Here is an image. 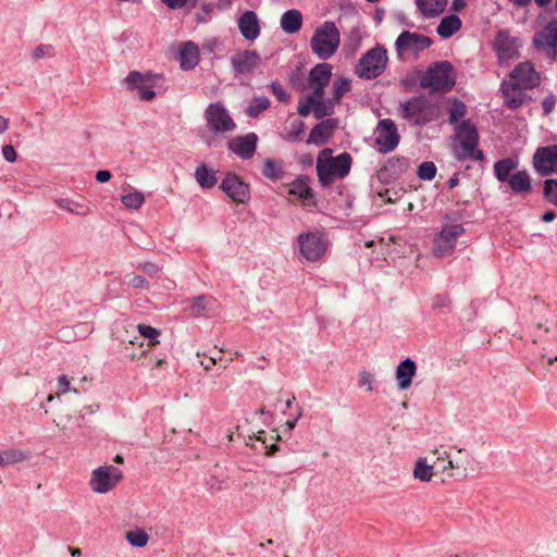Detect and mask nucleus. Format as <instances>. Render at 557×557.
Segmentation results:
<instances>
[{
    "label": "nucleus",
    "instance_id": "1",
    "mask_svg": "<svg viewBox=\"0 0 557 557\" xmlns=\"http://www.w3.org/2000/svg\"><path fill=\"white\" fill-rule=\"evenodd\" d=\"M351 162L352 159L348 152L333 157L330 148L320 151L317 158V174L321 185L329 186L336 178L347 176L350 172Z\"/></svg>",
    "mask_w": 557,
    "mask_h": 557
},
{
    "label": "nucleus",
    "instance_id": "2",
    "mask_svg": "<svg viewBox=\"0 0 557 557\" xmlns=\"http://www.w3.org/2000/svg\"><path fill=\"white\" fill-rule=\"evenodd\" d=\"M341 45V33L332 21H325L315 28L311 39L310 48L313 54L320 60L332 58Z\"/></svg>",
    "mask_w": 557,
    "mask_h": 557
},
{
    "label": "nucleus",
    "instance_id": "3",
    "mask_svg": "<svg viewBox=\"0 0 557 557\" xmlns=\"http://www.w3.org/2000/svg\"><path fill=\"white\" fill-rule=\"evenodd\" d=\"M400 115L414 125H424L437 119L438 108L426 97H412L400 103Z\"/></svg>",
    "mask_w": 557,
    "mask_h": 557
},
{
    "label": "nucleus",
    "instance_id": "4",
    "mask_svg": "<svg viewBox=\"0 0 557 557\" xmlns=\"http://www.w3.org/2000/svg\"><path fill=\"white\" fill-rule=\"evenodd\" d=\"M456 139L458 145L454 148L455 157L459 161L467 159L482 160L483 153L479 150V133L473 124L469 121H462L456 127Z\"/></svg>",
    "mask_w": 557,
    "mask_h": 557
},
{
    "label": "nucleus",
    "instance_id": "5",
    "mask_svg": "<svg viewBox=\"0 0 557 557\" xmlns=\"http://www.w3.org/2000/svg\"><path fill=\"white\" fill-rule=\"evenodd\" d=\"M387 51L381 46H376L367 51L358 61L355 73L363 79H373L379 77L387 65Z\"/></svg>",
    "mask_w": 557,
    "mask_h": 557
},
{
    "label": "nucleus",
    "instance_id": "6",
    "mask_svg": "<svg viewBox=\"0 0 557 557\" xmlns=\"http://www.w3.org/2000/svg\"><path fill=\"white\" fill-rule=\"evenodd\" d=\"M455 85L453 66L447 61L436 62L421 78V86L433 91H446Z\"/></svg>",
    "mask_w": 557,
    "mask_h": 557
},
{
    "label": "nucleus",
    "instance_id": "7",
    "mask_svg": "<svg viewBox=\"0 0 557 557\" xmlns=\"http://www.w3.org/2000/svg\"><path fill=\"white\" fill-rule=\"evenodd\" d=\"M300 255L310 262L319 261L326 252L329 242L319 231L301 233L297 237Z\"/></svg>",
    "mask_w": 557,
    "mask_h": 557
},
{
    "label": "nucleus",
    "instance_id": "8",
    "mask_svg": "<svg viewBox=\"0 0 557 557\" xmlns=\"http://www.w3.org/2000/svg\"><path fill=\"white\" fill-rule=\"evenodd\" d=\"M463 233L465 228L461 224H444L433 240L434 256L438 258L450 256L456 248L458 237Z\"/></svg>",
    "mask_w": 557,
    "mask_h": 557
},
{
    "label": "nucleus",
    "instance_id": "9",
    "mask_svg": "<svg viewBox=\"0 0 557 557\" xmlns=\"http://www.w3.org/2000/svg\"><path fill=\"white\" fill-rule=\"evenodd\" d=\"M122 471L114 466H101L91 473L90 487L94 492L106 494L113 490L122 480Z\"/></svg>",
    "mask_w": 557,
    "mask_h": 557
},
{
    "label": "nucleus",
    "instance_id": "10",
    "mask_svg": "<svg viewBox=\"0 0 557 557\" xmlns=\"http://www.w3.org/2000/svg\"><path fill=\"white\" fill-rule=\"evenodd\" d=\"M375 145L381 153H388L396 149L400 141L397 125L392 119H382L375 128Z\"/></svg>",
    "mask_w": 557,
    "mask_h": 557
},
{
    "label": "nucleus",
    "instance_id": "11",
    "mask_svg": "<svg viewBox=\"0 0 557 557\" xmlns=\"http://www.w3.org/2000/svg\"><path fill=\"white\" fill-rule=\"evenodd\" d=\"M205 119L208 127L214 133H230L236 129V123L220 102L207 107Z\"/></svg>",
    "mask_w": 557,
    "mask_h": 557
},
{
    "label": "nucleus",
    "instance_id": "12",
    "mask_svg": "<svg viewBox=\"0 0 557 557\" xmlns=\"http://www.w3.org/2000/svg\"><path fill=\"white\" fill-rule=\"evenodd\" d=\"M124 84L128 90H137L140 100L149 101L156 97L154 76L150 73L143 74L138 71H132L124 78Z\"/></svg>",
    "mask_w": 557,
    "mask_h": 557
},
{
    "label": "nucleus",
    "instance_id": "13",
    "mask_svg": "<svg viewBox=\"0 0 557 557\" xmlns=\"http://www.w3.org/2000/svg\"><path fill=\"white\" fill-rule=\"evenodd\" d=\"M533 45L540 50H544L548 57L557 59V21H550L533 37Z\"/></svg>",
    "mask_w": 557,
    "mask_h": 557
},
{
    "label": "nucleus",
    "instance_id": "14",
    "mask_svg": "<svg viewBox=\"0 0 557 557\" xmlns=\"http://www.w3.org/2000/svg\"><path fill=\"white\" fill-rule=\"evenodd\" d=\"M520 42L517 38L510 36L507 30L497 33L494 39V49L502 64L515 59L519 54Z\"/></svg>",
    "mask_w": 557,
    "mask_h": 557
},
{
    "label": "nucleus",
    "instance_id": "15",
    "mask_svg": "<svg viewBox=\"0 0 557 557\" xmlns=\"http://www.w3.org/2000/svg\"><path fill=\"white\" fill-rule=\"evenodd\" d=\"M432 45L430 37L408 30L403 32L396 39L395 46L400 54L406 51L418 53L428 49Z\"/></svg>",
    "mask_w": 557,
    "mask_h": 557
},
{
    "label": "nucleus",
    "instance_id": "16",
    "mask_svg": "<svg viewBox=\"0 0 557 557\" xmlns=\"http://www.w3.org/2000/svg\"><path fill=\"white\" fill-rule=\"evenodd\" d=\"M533 164L541 175L557 173V145L539 148L533 156Z\"/></svg>",
    "mask_w": 557,
    "mask_h": 557
},
{
    "label": "nucleus",
    "instance_id": "17",
    "mask_svg": "<svg viewBox=\"0 0 557 557\" xmlns=\"http://www.w3.org/2000/svg\"><path fill=\"white\" fill-rule=\"evenodd\" d=\"M261 63L260 54L255 50L238 51L231 57V64L236 75H247Z\"/></svg>",
    "mask_w": 557,
    "mask_h": 557
},
{
    "label": "nucleus",
    "instance_id": "18",
    "mask_svg": "<svg viewBox=\"0 0 557 557\" xmlns=\"http://www.w3.org/2000/svg\"><path fill=\"white\" fill-rule=\"evenodd\" d=\"M221 188L236 202L246 203L250 198L248 185L235 174H227L222 181Z\"/></svg>",
    "mask_w": 557,
    "mask_h": 557
},
{
    "label": "nucleus",
    "instance_id": "19",
    "mask_svg": "<svg viewBox=\"0 0 557 557\" xmlns=\"http://www.w3.org/2000/svg\"><path fill=\"white\" fill-rule=\"evenodd\" d=\"M258 136L248 133L245 136L234 137L228 141V148L243 160L251 159L256 152Z\"/></svg>",
    "mask_w": 557,
    "mask_h": 557
},
{
    "label": "nucleus",
    "instance_id": "20",
    "mask_svg": "<svg viewBox=\"0 0 557 557\" xmlns=\"http://www.w3.org/2000/svg\"><path fill=\"white\" fill-rule=\"evenodd\" d=\"M510 79L524 88H534L540 85L541 77L530 62L518 64L510 73Z\"/></svg>",
    "mask_w": 557,
    "mask_h": 557
},
{
    "label": "nucleus",
    "instance_id": "21",
    "mask_svg": "<svg viewBox=\"0 0 557 557\" xmlns=\"http://www.w3.org/2000/svg\"><path fill=\"white\" fill-rule=\"evenodd\" d=\"M242 36L248 41H255L261 33L260 22L256 12L247 10L237 20Z\"/></svg>",
    "mask_w": 557,
    "mask_h": 557
},
{
    "label": "nucleus",
    "instance_id": "22",
    "mask_svg": "<svg viewBox=\"0 0 557 557\" xmlns=\"http://www.w3.org/2000/svg\"><path fill=\"white\" fill-rule=\"evenodd\" d=\"M502 89L508 108L518 109L523 104L525 100L524 90L527 88L510 79L509 82L503 83Z\"/></svg>",
    "mask_w": 557,
    "mask_h": 557
},
{
    "label": "nucleus",
    "instance_id": "23",
    "mask_svg": "<svg viewBox=\"0 0 557 557\" xmlns=\"http://www.w3.org/2000/svg\"><path fill=\"white\" fill-rule=\"evenodd\" d=\"M336 127L337 120L335 119H326L322 121L311 129L307 143L314 145L325 144Z\"/></svg>",
    "mask_w": 557,
    "mask_h": 557
},
{
    "label": "nucleus",
    "instance_id": "24",
    "mask_svg": "<svg viewBox=\"0 0 557 557\" xmlns=\"http://www.w3.org/2000/svg\"><path fill=\"white\" fill-rule=\"evenodd\" d=\"M417 367L413 360L407 358L396 368V380L399 389H407L412 383Z\"/></svg>",
    "mask_w": 557,
    "mask_h": 557
},
{
    "label": "nucleus",
    "instance_id": "25",
    "mask_svg": "<svg viewBox=\"0 0 557 557\" xmlns=\"http://www.w3.org/2000/svg\"><path fill=\"white\" fill-rule=\"evenodd\" d=\"M199 62V49L193 41H186L180 49L181 67L185 71L193 70Z\"/></svg>",
    "mask_w": 557,
    "mask_h": 557
},
{
    "label": "nucleus",
    "instance_id": "26",
    "mask_svg": "<svg viewBox=\"0 0 557 557\" xmlns=\"http://www.w3.org/2000/svg\"><path fill=\"white\" fill-rule=\"evenodd\" d=\"M414 3L423 17L434 18L446 10L448 0H414Z\"/></svg>",
    "mask_w": 557,
    "mask_h": 557
},
{
    "label": "nucleus",
    "instance_id": "27",
    "mask_svg": "<svg viewBox=\"0 0 557 557\" xmlns=\"http://www.w3.org/2000/svg\"><path fill=\"white\" fill-rule=\"evenodd\" d=\"M302 14L299 10L290 9L281 16L280 25L284 33L296 34L302 27Z\"/></svg>",
    "mask_w": 557,
    "mask_h": 557
},
{
    "label": "nucleus",
    "instance_id": "28",
    "mask_svg": "<svg viewBox=\"0 0 557 557\" xmlns=\"http://www.w3.org/2000/svg\"><path fill=\"white\" fill-rule=\"evenodd\" d=\"M461 28V20L455 15H447L442 18L436 27L440 37L447 39L456 34Z\"/></svg>",
    "mask_w": 557,
    "mask_h": 557
},
{
    "label": "nucleus",
    "instance_id": "29",
    "mask_svg": "<svg viewBox=\"0 0 557 557\" xmlns=\"http://www.w3.org/2000/svg\"><path fill=\"white\" fill-rule=\"evenodd\" d=\"M54 203L58 208L71 214L87 215L89 213V208L85 202L72 198H55Z\"/></svg>",
    "mask_w": 557,
    "mask_h": 557
},
{
    "label": "nucleus",
    "instance_id": "30",
    "mask_svg": "<svg viewBox=\"0 0 557 557\" xmlns=\"http://www.w3.org/2000/svg\"><path fill=\"white\" fill-rule=\"evenodd\" d=\"M332 76V65L329 63H319L313 66L309 73V84H319L327 86Z\"/></svg>",
    "mask_w": 557,
    "mask_h": 557
},
{
    "label": "nucleus",
    "instance_id": "31",
    "mask_svg": "<svg viewBox=\"0 0 557 557\" xmlns=\"http://www.w3.org/2000/svg\"><path fill=\"white\" fill-rule=\"evenodd\" d=\"M409 169V160L406 157H393L389 158L382 172L388 173L393 178L399 177Z\"/></svg>",
    "mask_w": 557,
    "mask_h": 557
},
{
    "label": "nucleus",
    "instance_id": "32",
    "mask_svg": "<svg viewBox=\"0 0 557 557\" xmlns=\"http://www.w3.org/2000/svg\"><path fill=\"white\" fill-rule=\"evenodd\" d=\"M507 183L516 194L530 193L531 190V180L527 171L513 173Z\"/></svg>",
    "mask_w": 557,
    "mask_h": 557
},
{
    "label": "nucleus",
    "instance_id": "33",
    "mask_svg": "<svg viewBox=\"0 0 557 557\" xmlns=\"http://www.w3.org/2000/svg\"><path fill=\"white\" fill-rule=\"evenodd\" d=\"M518 168V162L511 158L503 159L494 164V174L499 182H506L513 174L512 172Z\"/></svg>",
    "mask_w": 557,
    "mask_h": 557
},
{
    "label": "nucleus",
    "instance_id": "34",
    "mask_svg": "<svg viewBox=\"0 0 557 557\" xmlns=\"http://www.w3.org/2000/svg\"><path fill=\"white\" fill-rule=\"evenodd\" d=\"M29 454L22 449H7L0 450V467H7L27 460Z\"/></svg>",
    "mask_w": 557,
    "mask_h": 557
},
{
    "label": "nucleus",
    "instance_id": "35",
    "mask_svg": "<svg viewBox=\"0 0 557 557\" xmlns=\"http://www.w3.org/2000/svg\"><path fill=\"white\" fill-rule=\"evenodd\" d=\"M195 177L201 188H212L218 180L215 172L209 170L206 165H199L195 171Z\"/></svg>",
    "mask_w": 557,
    "mask_h": 557
},
{
    "label": "nucleus",
    "instance_id": "36",
    "mask_svg": "<svg viewBox=\"0 0 557 557\" xmlns=\"http://www.w3.org/2000/svg\"><path fill=\"white\" fill-rule=\"evenodd\" d=\"M289 194L306 201L313 197V193L305 178L295 180L289 187Z\"/></svg>",
    "mask_w": 557,
    "mask_h": 557
},
{
    "label": "nucleus",
    "instance_id": "37",
    "mask_svg": "<svg viewBox=\"0 0 557 557\" xmlns=\"http://www.w3.org/2000/svg\"><path fill=\"white\" fill-rule=\"evenodd\" d=\"M433 466L428 465L426 458H419L413 469L414 479L421 482H429L434 475Z\"/></svg>",
    "mask_w": 557,
    "mask_h": 557
},
{
    "label": "nucleus",
    "instance_id": "38",
    "mask_svg": "<svg viewBox=\"0 0 557 557\" xmlns=\"http://www.w3.org/2000/svg\"><path fill=\"white\" fill-rule=\"evenodd\" d=\"M270 107V100L264 96L253 97L248 107L246 114L250 117H257Z\"/></svg>",
    "mask_w": 557,
    "mask_h": 557
},
{
    "label": "nucleus",
    "instance_id": "39",
    "mask_svg": "<svg viewBox=\"0 0 557 557\" xmlns=\"http://www.w3.org/2000/svg\"><path fill=\"white\" fill-rule=\"evenodd\" d=\"M145 201V196L141 191L133 189L132 191L121 197V202L132 210H138Z\"/></svg>",
    "mask_w": 557,
    "mask_h": 557
},
{
    "label": "nucleus",
    "instance_id": "40",
    "mask_svg": "<svg viewBox=\"0 0 557 557\" xmlns=\"http://www.w3.org/2000/svg\"><path fill=\"white\" fill-rule=\"evenodd\" d=\"M312 104V113L317 120L323 119L324 116H329L334 112V104H336L332 99L325 101L324 99L318 100Z\"/></svg>",
    "mask_w": 557,
    "mask_h": 557
},
{
    "label": "nucleus",
    "instance_id": "41",
    "mask_svg": "<svg viewBox=\"0 0 557 557\" xmlns=\"http://www.w3.org/2000/svg\"><path fill=\"white\" fill-rule=\"evenodd\" d=\"M466 112H467L466 104L461 100H459L457 98L451 99L449 101L448 122L450 124L457 123L460 119H462L466 115Z\"/></svg>",
    "mask_w": 557,
    "mask_h": 557
},
{
    "label": "nucleus",
    "instance_id": "42",
    "mask_svg": "<svg viewBox=\"0 0 557 557\" xmlns=\"http://www.w3.org/2000/svg\"><path fill=\"white\" fill-rule=\"evenodd\" d=\"M262 174L269 180L277 181L283 177L284 172L280 164L271 159H268L263 164Z\"/></svg>",
    "mask_w": 557,
    "mask_h": 557
},
{
    "label": "nucleus",
    "instance_id": "43",
    "mask_svg": "<svg viewBox=\"0 0 557 557\" xmlns=\"http://www.w3.org/2000/svg\"><path fill=\"white\" fill-rule=\"evenodd\" d=\"M137 329H138L139 334L144 338L148 339L149 347H153L157 344H159V336H160L159 330H157L156 327H152L150 325H145V324H138Z\"/></svg>",
    "mask_w": 557,
    "mask_h": 557
},
{
    "label": "nucleus",
    "instance_id": "44",
    "mask_svg": "<svg viewBox=\"0 0 557 557\" xmlns=\"http://www.w3.org/2000/svg\"><path fill=\"white\" fill-rule=\"evenodd\" d=\"M350 90V81L347 78H339L333 84V101L338 103L342 97Z\"/></svg>",
    "mask_w": 557,
    "mask_h": 557
},
{
    "label": "nucleus",
    "instance_id": "45",
    "mask_svg": "<svg viewBox=\"0 0 557 557\" xmlns=\"http://www.w3.org/2000/svg\"><path fill=\"white\" fill-rule=\"evenodd\" d=\"M126 540L135 547H144L147 545L149 536L143 530L128 531L126 533Z\"/></svg>",
    "mask_w": 557,
    "mask_h": 557
},
{
    "label": "nucleus",
    "instance_id": "46",
    "mask_svg": "<svg viewBox=\"0 0 557 557\" xmlns=\"http://www.w3.org/2000/svg\"><path fill=\"white\" fill-rule=\"evenodd\" d=\"M436 175V166L431 161L422 162L418 168V176L423 181H431Z\"/></svg>",
    "mask_w": 557,
    "mask_h": 557
},
{
    "label": "nucleus",
    "instance_id": "47",
    "mask_svg": "<svg viewBox=\"0 0 557 557\" xmlns=\"http://www.w3.org/2000/svg\"><path fill=\"white\" fill-rule=\"evenodd\" d=\"M290 129L288 133L283 136L288 141H297L300 138V135L304 133L305 124L300 120H294L289 124Z\"/></svg>",
    "mask_w": 557,
    "mask_h": 557
},
{
    "label": "nucleus",
    "instance_id": "48",
    "mask_svg": "<svg viewBox=\"0 0 557 557\" xmlns=\"http://www.w3.org/2000/svg\"><path fill=\"white\" fill-rule=\"evenodd\" d=\"M454 448L457 450L458 454L461 455V457L455 459V469L461 470L466 474L468 467L470 466V462H471L470 454L465 448H459V447H454Z\"/></svg>",
    "mask_w": 557,
    "mask_h": 557
},
{
    "label": "nucleus",
    "instance_id": "49",
    "mask_svg": "<svg viewBox=\"0 0 557 557\" xmlns=\"http://www.w3.org/2000/svg\"><path fill=\"white\" fill-rule=\"evenodd\" d=\"M544 196L549 202L557 206V180L544 182Z\"/></svg>",
    "mask_w": 557,
    "mask_h": 557
},
{
    "label": "nucleus",
    "instance_id": "50",
    "mask_svg": "<svg viewBox=\"0 0 557 557\" xmlns=\"http://www.w3.org/2000/svg\"><path fill=\"white\" fill-rule=\"evenodd\" d=\"M190 306L191 314L199 317L203 314L208 306L209 299L206 296H197L193 298Z\"/></svg>",
    "mask_w": 557,
    "mask_h": 557
},
{
    "label": "nucleus",
    "instance_id": "51",
    "mask_svg": "<svg viewBox=\"0 0 557 557\" xmlns=\"http://www.w3.org/2000/svg\"><path fill=\"white\" fill-rule=\"evenodd\" d=\"M311 88V92L307 96V101L310 103H314L318 100H322L324 97V88L326 86L319 84H309Z\"/></svg>",
    "mask_w": 557,
    "mask_h": 557
},
{
    "label": "nucleus",
    "instance_id": "52",
    "mask_svg": "<svg viewBox=\"0 0 557 557\" xmlns=\"http://www.w3.org/2000/svg\"><path fill=\"white\" fill-rule=\"evenodd\" d=\"M57 387H58V391H57L58 396L65 394L67 392L77 393L76 388L71 387V382L65 374H62L58 377Z\"/></svg>",
    "mask_w": 557,
    "mask_h": 557
},
{
    "label": "nucleus",
    "instance_id": "53",
    "mask_svg": "<svg viewBox=\"0 0 557 557\" xmlns=\"http://www.w3.org/2000/svg\"><path fill=\"white\" fill-rule=\"evenodd\" d=\"M270 87L272 94L276 97L278 101L285 102L289 99V94L283 88V86L280 83L273 82Z\"/></svg>",
    "mask_w": 557,
    "mask_h": 557
},
{
    "label": "nucleus",
    "instance_id": "54",
    "mask_svg": "<svg viewBox=\"0 0 557 557\" xmlns=\"http://www.w3.org/2000/svg\"><path fill=\"white\" fill-rule=\"evenodd\" d=\"M125 278H127V284L132 286L133 288H147L148 287V281L140 275H126Z\"/></svg>",
    "mask_w": 557,
    "mask_h": 557
},
{
    "label": "nucleus",
    "instance_id": "55",
    "mask_svg": "<svg viewBox=\"0 0 557 557\" xmlns=\"http://www.w3.org/2000/svg\"><path fill=\"white\" fill-rule=\"evenodd\" d=\"M557 103V97L553 94L546 96L542 101V109L544 114H549L554 111Z\"/></svg>",
    "mask_w": 557,
    "mask_h": 557
},
{
    "label": "nucleus",
    "instance_id": "56",
    "mask_svg": "<svg viewBox=\"0 0 557 557\" xmlns=\"http://www.w3.org/2000/svg\"><path fill=\"white\" fill-rule=\"evenodd\" d=\"M433 454L437 456V460L444 461L447 459V465L443 467V470L455 469V460L449 458L447 451H441L440 449H435Z\"/></svg>",
    "mask_w": 557,
    "mask_h": 557
},
{
    "label": "nucleus",
    "instance_id": "57",
    "mask_svg": "<svg viewBox=\"0 0 557 557\" xmlns=\"http://www.w3.org/2000/svg\"><path fill=\"white\" fill-rule=\"evenodd\" d=\"M373 382V375L369 372H361L359 374V385L362 387H366L367 391L371 392L373 389L372 387Z\"/></svg>",
    "mask_w": 557,
    "mask_h": 557
},
{
    "label": "nucleus",
    "instance_id": "58",
    "mask_svg": "<svg viewBox=\"0 0 557 557\" xmlns=\"http://www.w3.org/2000/svg\"><path fill=\"white\" fill-rule=\"evenodd\" d=\"M3 158L9 162H14L16 160V152L12 145H5L2 148Z\"/></svg>",
    "mask_w": 557,
    "mask_h": 557
},
{
    "label": "nucleus",
    "instance_id": "59",
    "mask_svg": "<svg viewBox=\"0 0 557 557\" xmlns=\"http://www.w3.org/2000/svg\"><path fill=\"white\" fill-rule=\"evenodd\" d=\"M139 268L149 275H154L158 272V267L151 262L141 263Z\"/></svg>",
    "mask_w": 557,
    "mask_h": 557
},
{
    "label": "nucleus",
    "instance_id": "60",
    "mask_svg": "<svg viewBox=\"0 0 557 557\" xmlns=\"http://www.w3.org/2000/svg\"><path fill=\"white\" fill-rule=\"evenodd\" d=\"M221 361H222L221 357L220 358L210 357L207 360H202L201 366L203 367V369L206 371H209L212 369L213 366H215L218 362H221Z\"/></svg>",
    "mask_w": 557,
    "mask_h": 557
},
{
    "label": "nucleus",
    "instance_id": "61",
    "mask_svg": "<svg viewBox=\"0 0 557 557\" xmlns=\"http://www.w3.org/2000/svg\"><path fill=\"white\" fill-rule=\"evenodd\" d=\"M171 9H181L186 5L188 0H161Z\"/></svg>",
    "mask_w": 557,
    "mask_h": 557
},
{
    "label": "nucleus",
    "instance_id": "62",
    "mask_svg": "<svg viewBox=\"0 0 557 557\" xmlns=\"http://www.w3.org/2000/svg\"><path fill=\"white\" fill-rule=\"evenodd\" d=\"M111 177H112L111 172L108 170H99L96 173V180L99 183H106V182L110 181Z\"/></svg>",
    "mask_w": 557,
    "mask_h": 557
},
{
    "label": "nucleus",
    "instance_id": "63",
    "mask_svg": "<svg viewBox=\"0 0 557 557\" xmlns=\"http://www.w3.org/2000/svg\"><path fill=\"white\" fill-rule=\"evenodd\" d=\"M312 110V104L306 100V103H299L298 106V113L301 116H307L310 111Z\"/></svg>",
    "mask_w": 557,
    "mask_h": 557
},
{
    "label": "nucleus",
    "instance_id": "64",
    "mask_svg": "<svg viewBox=\"0 0 557 557\" xmlns=\"http://www.w3.org/2000/svg\"><path fill=\"white\" fill-rule=\"evenodd\" d=\"M301 414H302V409L299 407L296 418L293 420H287L285 422V426L287 428L288 431H292L296 426V423H297L298 419L301 417Z\"/></svg>",
    "mask_w": 557,
    "mask_h": 557
}]
</instances>
